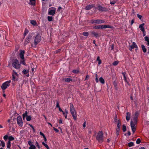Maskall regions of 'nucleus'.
<instances>
[{"label": "nucleus", "instance_id": "5701e85b", "mask_svg": "<svg viewBox=\"0 0 149 149\" xmlns=\"http://www.w3.org/2000/svg\"><path fill=\"white\" fill-rule=\"evenodd\" d=\"M42 144L47 149H50L49 147L46 143L43 142H42Z\"/></svg>", "mask_w": 149, "mask_h": 149}, {"label": "nucleus", "instance_id": "13d9d810", "mask_svg": "<svg viewBox=\"0 0 149 149\" xmlns=\"http://www.w3.org/2000/svg\"><path fill=\"white\" fill-rule=\"evenodd\" d=\"M56 107L58 108L60 107L58 103V102H57L56 104Z\"/></svg>", "mask_w": 149, "mask_h": 149}, {"label": "nucleus", "instance_id": "0e129e2a", "mask_svg": "<svg viewBox=\"0 0 149 149\" xmlns=\"http://www.w3.org/2000/svg\"><path fill=\"white\" fill-rule=\"evenodd\" d=\"M43 138H44V141H45V143H46V141H47V139H46L45 136H44L43 137Z\"/></svg>", "mask_w": 149, "mask_h": 149}, {"label": "nucleus", "instance_id": "4c0bfd02", "mask_svg": "<svg viewBox=\"0 0 149 149\" xmlns=\"http://www.w3.org/2000/svg\"><path fill=\"white\" fill-rule=\"evenodd\" d=\"M123 130L124 132H125L126 130V127L124 125H123Z\"/></svg>", "mask_w": 149, "mask_h": 149}, {"label": "nucleus", "instance_id": "8fccbe9b", "mask_svg": "<svg viewBox=\"0 0 149 149\" xmlns=\"http://www.w3.org/2000/svg\"><path fill=\"white\" fill-rule=\"evenodd\" d=\"M1 146L3 147H4L5 146V143L4 142L1 141Z\"/></svg>", "mask_w": 149, "mask_h": 149}, {"label": "nucleus", "instance_id": "bb28decb", "mask_svg": "<svg viewBox=\"0 0 149 149\" xmlns=\"http://www.w3.org/2000/svg\"><path fill=\"white\" fill-rule=\"evenodd\" d=\"M121 126L120 121V120H118L117 122V128L120 129V127Z\"/></svg>", "mask_w": 149, "mask_h": 149}, {"label": "nucleus", "instance_id": "ddd939ff", "mask_svg": "<svg viewBox=\"0 0 149 149\" xmlns=\"http://www.w3.org/2000/svg\"><path fill=\"white\" fill-rule=\"evenodd\" d=\"M105 22L103 20H101L100 19H96L95 20L93 21L92 23H95V24H101L104 23Z\"/></svg>", "mask_w": 149, "mask_h": 149}, {"label": "nucleus", "instance_id": "2f4dec72", "mask_svg": "<svg viewBox=\"0 0 149 149\" xmlns=\"http://www.w3.org/2000/svg\"><path fill=\"white\" fill-rule=\"evenodd\" d=\"M93 6L92 5H89L87 6L86 7V10H89L91 9Z\"/></svg>", "mask_w": 149, "mask_h": 149}, {"label": "nucleus", "instance_id": "e2e57ef3", "mask_svg": "<svg viewBox=\"0 0 149 149\" xmlns=\"http://www.w3.org/2000/svg\"><path fill=\"white\" fill-rule=\"evenodd\" d=\"M62 8L61 7H59L58 9L57 10L58 11H60V10Z\"/></svg>", "mask_w": 149, "mask_h": 149}, {"label": "nucleus", "instance_id": "09e8293b", "mask_svg": "<svg viewBox=\"0 0 149 149\" xmlns=\"http://www.w3.org/2000/svg\"><path fill=\"white\" fill-rule=\"evenodd\" d=\"M8 138V136L7 135H5L3 137L4 139L6 140Z\"/></svg>", "mask_w": 149, "mask_h": 149}, {"label": "nucleus", "instance_id": "c756f323", "mask_svg": "<svg viewBox=\"0 0 149 149\" xmlns=\"http://www.w3.org/2000/svg\"><path fill=\"white\" fill-rule=\"evenodd\" d=\"M141 48L143 52L144 53L146 52V49L145 46L143 45H141Z\"/></svg>", "mask_w": 149, "mask_h": 149}, {"label": "nucleus", "instance_id": "f257e3e1", "mask_svg": "<svg viewBox=\"0 0 149 149\" xmlns=\"http://www.w3.org/2000/svg\"><path fill=\"white\" fill-rule=\"evenodd\" d=\"M139 114L137 112H136L135 114L133 115V117L131 120L130 125L132 132L133 133L135 132L136 130L135 124H136L137 123Z\"/></svg>", "mask_w": 149, "mask_h": 149}, {"label": "nucleus", "instance_id": "e433bc0d", "mask_svg": "<svg viewBox=\"0 0 149 149\" xmlns=\"http://www.w3.org/2000/svg\"><path fill=\"white\" fill-rule=\"evenodd\" d=\"M11 146L10 142L8 141L7 143V147L8 148H10Z\"/></svg>", "mask_w": 149, "mask_h": 149}, {"label": "nucleus", "instance_id": "72a5a7b5", "mask_svg": "<svg viewBox=\"0 0 149 149\" xmlns=\"http://www.w3.org/2000/svg\"><path fill=\"white\" fill-rule=\"evenodd\" d=\"M9 141L10 142L11 141L13 140L14 139V138L12 136H10L8 138Z\"/></svg>", "mask_w": 149, "mask_h": 149}, {"label": "nucleus", "instance_id": "c9c22d12", "mask_svg": "<svg viewBox=\"0 0 149 149\" xmlns=\"http://www.w3.org/2000/svg\"><path fill=\"white\" fill-rule=\"evenodd\" d=\"M94 29H100V25H98L93 27Z\"/></svg>", "mask_w": 149, "mask_h": 149}, {"label": "nucleus", "instance_id": "c85d7f7f", "mask_svg": "<svg viewBox=\"0 0 149 149\" xmlns=\"http://www.w3.org/2000/svg\"><path fill=\"white\" fill-rule=\"evenodd\" d=\"M64 80L66 82H70L72 81L71 79L68 78H65L64 79Z\"/></svg>", "mask_w": 149, "mask_h": 149}, {"label": "nucleus", "instance_id": "338daca9", "mask_svg": "<svg viewBox=\"0 0 149 149\" xmlns=\"http://www.w3.org/2000/svg\"><path fill=\"white\" fill-rule=\"evenodd\" d=\"M89 78V76L88 75H87L86 76V79H88Z\"/></svg>", "mask_w": 149, "mask_h": 149}, {"label": "nucleus", "instance_id": "aec40b11", "mask_svg": "<svg viewBox=\"0 0 149 149\" xmlns=\"http://www.w3.org/2000/svg\"><path fill=\"white\" fill-rule=\"evenodd\" d=\"M126 114L127 116L126 117V119L127 120L129 121L130 119L131 113L128 112H127V113Z\"/></svg>", "mask_w": 149, "mask_h": 149}, {"label": "nucleus", "instance_id": "6ab92c4d", "mask_svg": "<svg viewBox=\"0 0 149 149\" xmlns=\"http://www.w3.org/2000/svg\"><path fill=\"white\" fill-rule=\"evenodd\" d=\"M92 33L93 35V36L96 38L99 37L100 36V35L99 33L94 31L92 32Z\"/></svg>", "mask_w": 149, "mask_h": 149}, {"label": "nucleus", "instance_id": "393cba45", "mask_svg": "<svg viewBox=\"0 0 149 149\" xmlns=\"http://www.w3.org/2000/svg\"><path fill=\"white\" fill-rule=\"evenodd\" d=\"M29 4L32 5H34L35 4V0H30Z\"/></svg>", "mask_w": 149, "mask_h": 149}, {"label": "nucleus", "instance_id": "7ed1b4c3", "mask_svg": "<svg viewBox=\"0 0 149 149\" xmlns=\"http://www.w3.org/2000/svg\"><path fill=\"white\" fill-rule=\"evenodd\" d=\"M25 52L24 50H20L19 54V57L21 60L20 61V64L22 65H25V59L24 56Z\"/></svg>", "mask_w": 149, "mask_h": 149}, {"label": "nucleus", "instance_id": "69168bd1", "mask_svg": "<svg viewBox=\"0 0 149 149\" xmlns=\"http://www.w3.org/2000/svg\"><path fill=\"white\" fill-rule=\"evenodd\" d=\"M143 32V36H146V32L145 31H142Z\"/></svg>", "mask_w": 149, "mask_h": 149}, {"label": "nucleus", "instance_id": "bf43d9fd", "mask_svg": "<svg viewBox=\"0 0 149 149\" xmlns=\"http://www.w3.org/2000/svg\"><path fill=\"white\" fill-rule=\"evenodd\" d=\"M59 123H62V120L61 119H60L59 120Z\"/></svg>", "mask_w": 149, "mask_h": 149}, {"label": "nucleus", "instance_id": "4468645a", "mask_svg": "<svg viewBox=\"0 0 149 149\" xmlns=\"http://www.w3.org/2000/svg\"><path fill=\"white\" fill-rule=\"evenodd\" d=\"M29 69H24L22 72V73L25 75L27 77H29Z\"/></svg>", "mask_w": 149, "mask_h": 149}, {"label": "nucleus", "instance_id": "f3484780", "mask_svg": "<svg viewBox=\"0 0 149 149\" xmlns=\"http://www.w3.org/2000/svg\"><path fill=\"white\" fill-rule=\"evenodd\" d=\"M12 64L13 65H19V61L17 59H14L12 61Z\"/></svg>", "mask_w": 149, "mask_h": 149}, {"label": "nucleus", "instance_id": "f8f14e48", "mask_svg": "<svg viewBox=\"0 0 149 149\" xmlns=\"http://www.w3.org/2000/svg\"><path fill=\"white\" fill-rule=\"evenodd\" d=\"M28 144L30 146L29 148V149H36L35 146L33 144V143L31 141L29 140L28 142Z\"/></svg>", "mask_w": 149, "mask_h": 149}, {"label": "nucleus", "instance_id": "c03bdc74", "mask_svg": "<svg viewBox=\"0 0 149 149\" xmlns=\"http://www.w3.org/2000/svg\"><path fill=\"white\" fill-rule=\"evenodd\" d=\"M79 72V71L78 70H73L72 72L75 73H77Z\"/></svg>", "mask_w": 149, "mask_h": 149}, {"label": "nucleus", "instance_id": "0eeeda50", "mask_svg": "<svg viewBox=\"0 0 149 149\" xmlns=\"http://www.w3.org/2000/svg\"><path fill=\"white\" fill-rule=\"evenodd\" d=\"M56 8L54 7L49 8L48 11V15H54L56 13Z\"/></svg>", "mask_w": 149, "mask_h": 149}, {"label": "nucleus", "instance_id": "1a4fd4ad", "mask_svg": "<svg viewBox=\"0 0 149 149\" xmlns=\"http://www.w3.org/2000/svg\"><path fill=\"white\" fill-rule=\"evenodd\" d=\"M41 36L39 34L37 35L35 37L34 40V44L35 45H36L41 40Z\"/></svg>", "mask_w": 149, "mask_h": 149}, {"label": "nucleus", "instance_id": "f03ea898", "mask_svg": "<svg viewBox=\"0 0 149 149\" xmlns=\"http://www.w3.org/2000/svg\"><path fill=\"white\" fill-rule=\"evenodd\" d=\"M70 109L71 114L75 120L77 119V113L73 105L70 104Z\"/></svg>", "mask_w": 149, "mask_h": 149}, {"label": "nucleus", "instance_id": "de8ad7c7", "mask_svg": "<svg viewBox=\"0 0 149 149\" xmlns=\"http://www.w3.org/2000/svg\"><path fill=\"white\" fill-rule=\"evenodd\" d=\"M95 81L97 83H98L99 82V81L98 80V79L97 77V74H96Z\"/></svg>", "mask_w": 149, "mask_h": 149}, {"label": "nucleus", "instance_id": "774afa93", "mask_svg": "<svg viewBox=\"0 0 149 149\" xmlns=\"http://www.w3.org/2000/svg\"><path fill=\"white\" fill-rule=\"evenodd\" d=\"M134 20L133 19H132L131 21V24L132 25L134 23Z\"/></svg>", "mask_w": 149, "mask_h": 149}, {"label": "nucleus", "instance_id": "cd10ccee", "mask_svg": "<svg viewBox=\"0 0 149 149\" xmlns=\"http://www.w3.org/2000/svg\"><path fill=\"white\" fill-rule=\"evenodd\" d=\"M99 81L102 84H104V79L102 77H100L99 79Z\"/></svg>", "mask_w": 149, "mask_h": 149}, {"label": "nucleus", "instance_id": "603ef678", "mask_svg": "<svg viewBox=\"0 0 149 149\" xmlns=\"http://www.w3.org/2000/svg\"><path fill=\"white\" fill-rule=\"evenodd\" d=\"M116 3V1H112L110 2V4L111 5H114L115 3Z\"/></svg>", "mask_w": 149, "mask_h": 149}, {"label": "nucleus", "instance_id": "9d476101", "mask_svg": "<svg viewBox=\"0 0 149 149\" xmlns=\"http://www.w3.org/2000/svg\"><path fill=\"white\" fill-rule=\"evenodd\" d=\"M17 122L19 126L22 127L23 126V122L21 117L18 116L17 118Z\"/></svg>", "mask_w": 149, "mask_h": 149}, {"label": "nucleus", "instance_id": "4d7b16f0", "mask_svg": "<svg viewBox=\"0 0 149 149\" xmlns=\"http://www.w3.org/2000/svg\"><path fill=\"white\" fill-rule=\"evenodd\" d=\"M86 123L85 122L83 124V127L84 128H85L86 127Z\"/></svg>", "mask_w": 149, "mask_h": 149}, {"label": "nucleus", "instance_id": "412c9836", "mask_svg": "<svg viewBox=\"0 0 149 149\" xmlns=\"http://www.w3.org/2000/svg\"><path fill=\"white\" fill-rule=\"evenodd\" d=\"M62 113L64 115L65 118H67V115L68 113V112L67 109L65 110V111H63Z\"/></svg>", "mask_w": 149, "mask_h": 149}, {"label": "nucleus", "instance_id": "20e7f679", "mask_svg": "<svg viewBox=\"0 0 149 149\" xmlns=\"http://www.w3.org/2000/svg\"><path fill=\"white\" fill-rule=\"evenodd\" d=\"M103 133L102 131L98 132L96 137V139L98 141L101 142L103 141Z\"/></svg>", "mask_w": 149, "mask_h": 149}, {"label": "nucleus", "instance_id": "49530a36", "mask_svg": "<svg viewBox=\"0 0 149 149\" xmlns=\"http://www.w3.org/2000/svg\"><path fill=\"white\" fill-rule=\"evenodd\" d=\"M141 142V141L139 139H138L136 141V143L137 144H139Z\"/></svg>", "mask_w": 149, "mask_h": 149}, {"label": "nucleus", "instance_id": "a19ab883", "mask_svg": "<svg viewBox=\"0 0 149 149\" xmlns=\"http://www.w3.org/2000/svg\"><path fill=\"white\" fill-rule=\"evenodd\" d=\"M36 146L38 147V148L39 149L40 148V146H39V145L37 141H36Z\"/></svg>", "mask_w": 149, "mask_h": 149}, {"label": "nucleus", "instance_id": "a18cd8bd", "mask_svg": "<svg viewBox=\"0 0 149 149\" xmlns=\"http://www.w3.org/2000/svg\"><path fill=\"white\" fill-rule=\"evenodd\" d=\"M122 74H123V75L124 76V80H125V81L127 82V79H126V77H125V72H123L122 73Z\"/></svg>", "mask_w": 149, "mask_h": 149}, {"label": "nucleus", "instance_id": "dca6fc26", "mask_svg": "<svg viewBox=\"0 0 149 149\" xmlns=\"http://www.w3.org/2000/svg\"><path fill=\"white\" fill-rule=\"evenodd\" d=\"M12 43L10 41L7 40H6L5 42V45L6 46L10 47L12 45Z\"/></svg>", "mask_w": 149, "mask_h": 149}, {"label": "nucleus", "instance_id": "864d4df0", "mask_svg": "<svg viewBox=\"0 0 149 149\" xmlns=\"http://www.w3.org/2000/svg\"><path fill=\"white\" fill-rule=\"evenodd\" d=\"M16 69H18L20 68V66H13Z\"/></svg>", "mask_w": 149, "mask_h": 149}, {"label": "nucleus", "instance_id": "473e14b6", "mask_svg": "<svg viewBox=\"0 0 149 149\" xmlns=\"http://www.w3.org/2000/svg\"><path fill=\"white\" fill-rule=\"evenodd\" d=\"M116 134L117 136H118L119 135V134L120 129L116 128Z\"/></svg>", "mask_w": 149, "mask_h": 149}, {"label": "nucleus", "instance_id": "423d86ee", "mask_svg": "<svg viewBox=\"0 0 149 149\" xmlns=\"http://www.w3.org/2000/svg\"><path fill=\"white\" fill-rule=\"evenodd\" d=\"M11 82V81H7L4 82L1 86V87L3 90H5L10 85Z\"/></svg>", "mask_w": 149, "mask_h": 149}, {"label": "nucleus", "instance_id": "2eb2a0df", "mask_svg": "<svg viewBox=\"0 0 149 149\" xmlns=\"http://www.w3.org/2000/svg\"><path fill=\"white\" fill-rule=\"evenodd\" d=\"M134 48H137V46L135 42H133L132 45L130 46L129 47V49L130 50H132L133 49H134Z\"/></svg>", "mask_w": 149, "mask_h": 149}, {"label": "nucleus", "instance_id": "a211bd4d", "mask_svg": "<svg viewBox=\"0 0 149 149\" xmlns=\"http://www.w3.org/2000/svg\"><path fill=\"white\" fill-rule=\"evenodd\" d=\"M98 10L100 11H105L107 10V9L106 8H103L100 6H98Z\"/></svg>", "mask_w": 149, "mask_h": 149}, {"label": "nucleus", "instance_id": "58836bf2", "mask_svg": "<svg viewBox=\"0 0 149 149\" xmlns=\"http://www.w3.org/2000/svg\"><path fill=\"white\" fill-rule=\"evenodd\" d=\"M134 145V143L132 142H130L128 143V146L129 147L132 146Z\"/></svg>", "mask_w": 149, "mask_h": 149}, {"label": "nucleus", "instance_id": "b1692460", "mask_svg": "<svg viewBox=\"0 0 149 149\" xmlns=\"http://www.w3.org/2000/svg\"><path fill=\"white\" fill-rule=\"evenodd\" d=\"M144 25V24H143L140 25L139 26V28L142 31H145L143 27V26Z\"/></svg>", "mask_w": 149, "mask_h": 149}, {"label": "nucleus", "instance_id": "052dcab7", "mask_svg": "<svg viewBox=\"0 0 149 149\" xmlns=\"http://www.w3.org/2000/svg\"><path fill=\"white\" fill-rule=\"evenodd\" d=\"M106 28H111V27L109 25H106Z\"/></svg>", "mask_w": 149, "mask_h": 149}, {"label": "nucleus", "instance_id": "37998d69", "mask_svg": "<svg viewBox=\"0 0 149 149\" xmlns=\"http://www.w3.org/2000/svg\"><path fill=\"white\" fill-rule=\"evenodd\" d=\"M119 62L118 61H115L113 63V65H116L118 64Z\"/></svg>", "mask_w": 149, "mask_h": 149}, {"label": "nucleus", "instance_id": "4be33fe9", "mask_svg": "<svg viewBox=\"0 0 149 149\" xmlns=\"http://www.w3.org/2000/svg\"><path fill=\"white\" fill-rule=\"evenodd\" d=\"M31 23L34 26H37V24L35 20H32L30 21Z\"/></svg>", "mask_w": 149, "mask_h": 149}, {"label": "nucleus", "instance_id": "f704fd0d", "mask_svg": "<svg viewBox=\"0 0 149 149\" xmlns=\"http://www.w3.org/2000/svg\"><path fill=\"white\" fill-rule=\"evenodd\" d=\"M83 35L85 36H87L89 35V33L88 32H84L83 33Z\"/></svg>", "mask_w": 149, "mask_h": 149}, {"label": "nucleus", "instance_id": "9b49d317", "mask_svg": "<svg viewBox=\"0 0 149 149\" xmlns=\"http://www.w3.org/2000/svg\"><path fill=\"white\" fill-rule=\"evenodd\" d=\"M18 74L14 71L12 76L13 77V80L14 81H16L17 80L18 77Z\"/></svg>", "mask_w": 149, "mask_h": 149}, {"label": "nucleus", "instance_id": "5fc2aeb1", "mask_svg": "<svg viewBox=\"0 0 149 149\" xmlns=\"http://www.w3.org/2000/svg\"><path fill=\"white\" fill-rule=\"evenodd\" d=\"M53 129H54V130L56 131V132H59L58 130L57 129H56V128H54V127H53Z\"/></svg>", "mask_w": 149, "mask_h": 149}, {"label": "nucleus", "instance_id": "39448f33", "mask_svg": "<svg viewBox=\"0 0 149 149\" xmlns=\"http://www.w3.org/2000/svg\"><path fill=\"white\" fill-rule=\"evenodd\" d=\"M33 37V33H30L29 34L25 39V41L24 42L25 45H27L29 43L30 41L32 39Z\"/></svg>", "mask_w": 149, "mask_h": 149}, {"label": "nucleus", "instance_id": "6e6d98bb", "mask_svg": "<svg viewBox=\"0 0 149 149\" xmlns=\"http://www.w3.org/2000/svg\"><path fill=\"white\" fill-rule=\"evenodd\" d=\"M40 134L41 135V136H43V137L44 136H45V135H44V134H43L42 132H40Z\"/></svg>", "mask_w": 149, "mask_h": 149}, {"label": "nucleus", "instance_id": "79ce46f5", "mask_svg": "<svg viewBox=\"0 0 149 149\" xmlns=\"http://www.w3.org/2000/svg\"><path fill=\"white\" fill-rule=\"evenodd\" d=\"M106 25H100V29H106Z\"/></svg>", "mask_w": 149, "mask_h": 149}, {"label": "nucleus", "instance_id": "ea45409f", "mask_svg": "<svg viewBox=\"0 0 149 149\" xmlns=\"http://www.w3.org/2000/svg\"><path fill=\"white\" fill-rule=\"evenodd\" d=\"M52 17L51 16H48L47 17V19L49 21H51L52 20Z\"/></svg>", "mask_w": 149, "mask_h": 149}, {"label": "nucleus", "instance_id": "7c9ffc66", "mask_svg": "<svg viewBox=\"0 0 149 149\" xmlns=\"http://www.w3.org/2000/svg\"><path fill=\"white\" fill-rule=\"evenodd\" d=\"M96 60L98 62V64L100 65L101 64V61L100 59V58L99 56H98L97 57Z\"/></svg>", "mask_w": 149, "mask_h": 149}, {"label": "nucleus", "instance_id": "a878e982", "mask_svg": "<svg viewBox=\"0 0 149 149\" xmlns=\"http://www.w3.org/2000/svg\"><path fill=\"white\" fill-rule=\"evenodd\" d=\"M145 40L147 42V45L149 46V39L148 37L146 36L145 38Z\"/></svg>", "mask_w": 149, "mask_h": 149}, {"label": "nucleus", "instance_id": "3c124183", "mask_svg": "<svg viewBox=\"0 0 149 149\" xmlns=\"http://www.w3.org/2000/svg\"><path fill=\"white\" fill-rule=\"evenodd\" d=\"M137 17H138L140 19H141L142 17V16L141 15H139V14H138L137 15Z\"/></svg>", "mask_w": 149, "mask_h": 149}, {"label": "nucleus", "instance_id": "680f3d73", "mask_svg": "<svg viewBox=\"0 0 149 149\" xmlns=\"http://www.w3.org/2000/svg\"><path fill=\"white\" fill-rule=\"evenodd\" d=\"M28 30H25V33H24L25 35H26V34L28 33Z\"/></svg>", "mask_w": 149, "mask_h": 149}, {"label": "nucleus", "instance_id": "6e6552de", "mask_svg": "<svg viewBox=\"0 0 149 149\" xmlns=\"http://www.w3.org/2000/svg\"><path fill=\"white\" fill-rule=\"evenodd\" d=\"M27 114V111H25V113L23 114V120H24L26 118L27 121H30L31 120V116H28Z\"/></svg>", "mask_w": 149, "mask_h": 149}]
</instances>
